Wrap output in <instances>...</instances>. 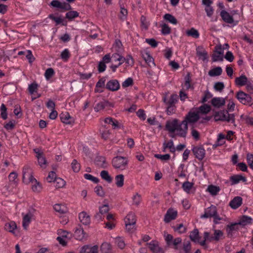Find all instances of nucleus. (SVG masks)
Returning <instances> with one entry per match:
<instances>
[{
    "label": "nucleus",
    "instance_id": "f257e3e1",
    "mask_svg": "<svg viewBox=\"0 0 253 253\" xmlns=\"http://www.w3.org/2000/svg\"><path fill=\"white\" fill-rule=\"evenodd\" d=\"M166 128L172 137L176 135L185 137L187 134L188 126L185 121L180 122L175 119L168 121L166 125Z\"/></svg>",
    "mask_w": 253,
    "mask_h": 253
},
{
    "label": "nucleus",
    "instance_id": "f03ea898",
    "mask_svg": "<svg viewBox=\"0 0 253 253\" xmlns=\"http://www.w3.org/2000/svg\"><path fill=\"white\" fill-rule=\"evenodd\" d=\"M23 180L25 183L31 182L32 189L35 192H40L42 189V185L35 179L31 169L29 167H25L23 171Z\"/></svg>",
    "mask_w": 253,
    "mask_h": 253
},
{
    "label": "nucleus",
    "instance_id": "7ed1b4c3",
    "mask_svg": "<svg viewBox=\"0 0 253 253\" xmlns=\"http://www.w3.org/2000/svg\"><path fill=\"white\" fill-rule=\"evenodd\" d=\"M127 160L124 157L117 156L112 160V165L113 167L120 170L126 169L127 168Z\"/></svg>",
    "mask_w": 253,
    "mask_h": 253
},
{
    "label": "nucleus",
    "instance_id": "20e7f679",
    "mask_svg": "<svg viewBox=\"0 0 253 253\" xmlns=\"http://www.w3.org/2000/svg\"><path fill=\"white\" fill-rule=\"evenodd\" d=\"M236 97L241 103L244 105L251 106L252 104L251 96L242 91H240L237 93Z\"/></svg>",
    "mask_w": 253,
    "mask_h": 253
},
{
    "label": "nucleus",
    "instance_id": "39448f33",
    "mask_svg": "<svg viewBox=\"0 0 253 253\" xmlns=\"http://www.w3.org/2000/svg\"><path fill=\"white\" fill-rule=\"evenodd\" d=\"M4 229L7 232H9L15 236L20 235V229L17 226L16 223L13 221H10L5 223Z\"/></svg>",
    "mask_w": 253,
    "mask_h": 253
},
{
    "label": "nucleus",
    "instance_id": "423d86ee",
    "mask_svg": "<svg viewBox=\"0 0 253 253\" xmlns=\"http://www.w3.org/2000/svg\"><path fill=\"white\" fill-rule=\"evenodd\" d=\"M34 210H31L27 213H22L23 220L22 226L25 230H27L33 216Z\"/></svg>",
    "mask_w": 253,
    "mask_h": 253
},
{
    "label": "nucleus",
    "instance_id": "0eeeda50",
    "mask_svg": "<svg viewBox=\"0 0 253 253\" xmlns=\"http://www.w3.org/2000/svg\"><path fill=\"white\" fill-rule=\"evenodd\" d=\"M36 155V157L38 159L39 165L42 168H45L46 166V161L43 156L42 151L39 148H35L34 149Z\"/></svg>",
    "mask_w": 253,
    "mask_h": 253
},
{
    "label": "nucleus",
    "instance_id": "6e6552de",
    "mask_svg": "<svg viewBox=\"0 0 253 253\" xmlns=\"http://www.w3.org/2000/svg\"><path fill=\"white\" fill-rule=\"evenodd\" d=\"M217 214L216 208L211 205L205 209L204 213L200 216L201 218H208L213 217Z\"/></svg>",
    "mask_w": 253,
    "mask_h": 253
},
{
    "label": "nucleus",
    "instance_id": "1a4fd4ad",
    "mask_svg": "<svg viewBox=\"0 0 253 253\" xmlns=\"http://www.w3.org/2000/svg\"><path fill=\"white\" fill-rule=\"evenodd\" d=\"M239 225L237 222L230 223L226 227L225 230L229 238H232L235 232L239 230Z\"/></svg>",
    "mask_w": 253,
    "mask_h": 253
},
{
    "label": "nucleus",
    "instance_id": "9d476101",
    "mask_svg": "<svg viewBox=\"0 0 253 253\" xmlns=\"http://www.w3.org/2000/svg\"><path fill=\"white\" fill-rule=\"evenodd\" d=\"M222 20L230 25L231 26H234L238 23V21L234 20L232 15L225 10H222Z\"/></svg>",
    "mask_w": 253,
    "mask_h": 253
},
{
    "label": "nucleus",
    "instance_id": "9b49d317",
    "mask_svg": "<svg viewBox=\"0 0 253 253\" xmlns=\"http://www.w3.org/2000/svg\"><path fill=\"white\" fill-rule=\"evenodd\" d=\"M147 245L153 253H165L163 249L160 247L159 243L157 241L153 240Z\"/></svg>",
    "mask_w": 253,
    "mask_h": 253
},
{
    "label": "nucleus",
    "instance_id": "f8f14e48",
    "mask_svg": "<svg viewBox=\"0 0 253 253\" xmlns=\"http://www.w3.org/2000/svg\"><path fill=\"white\" fill-rule=\"evenodd\" d=\"M199 118V114L198 112H194L190 111L186 115L183 121L186 122V124L187 125L189 124H193L197 122Z\"/></svg>",
    "mask_w": 253,
    "mask_h": 253
},
{
    "label": "nucleus",
    "instance_id": "ddd939ff",
    "mask_svg": "<svg viewBox=\"0 0 253 253\" xmlns=\"http://www.w3.org/2000/svg\"><path fill=\"white\" fill-rule=\"evenodd\" d=\"M192 151L195 157L199 160H202L205 156V150L202 146H195L192 148Z\"/></svg>",
    "mask_w": 253,
    "mask_h": 253
},
{
    "label": "nucleus",
    "instance_id": "4468645a",
    "mask_svg": "<svg viewBox=\"0 0 253 253\" xmlns=\"http://www.w3.org/2000/svg\"><path fill=\"white\" fill-rule=\"evenodd\" d=\"M177 215V212L174 209H169L165 216L164 221L168 223L174 219Z\"/></svg>",
    "mask_w": 253,
    "mask_h": 253
},
{
    "label": "nucleus",
    "instance_id": "2eb2a0df",
    "mask_svg": "<svg viewBox=\"0 0 253 253\" xmlns=\"http://www.w3.org/2000/svg\"><path fill=\"white\" fill-rule=\"evenodd\" d=\"M190 238L191 240L195 242L200 243L201 245L204 246L205 245V241H200V237L199 236V231L198 229H194L190 234Z\"/></svg>",
    "mask_w": 253,
    "mask_h": 253
},
{
    "label": "nucleus",
    "instance_id": "dca6fc26",
    "mask_svg": "<svg viewBox=\"0 0 253 253\" xmlns=\"http://www.w3.org/2000/svg\"><path fill=\"white\" fill-rule=\"evenodd\" d=\"M196 52L199 59L203 60V61H208V55L205 49L203 47L199 46L196 48Z\"/></svg>",
    "mask_w": 253,
    "mask_h": 253
},
{
    "label": "nucleus",
    "instance_id": "f3484780",
    "mask_svg": "<svg viewBox=\"0 0 253 253\" xmlns=\"http://www.w3.org/2000/svg\"><path fill=\"white\" fill-rule=\"evenodd\" d=\"M107 89L112 91H116L120 88V84L116 80L109 81L106 84Z\"/></svg>",
    "mask_w": 253,
    "mask_h": 253
},
{
    "label": "nucleus",
    "instance_id": "a211bd4d",
    "mask_svg": "<svg viewBox=\"0 0 253 253\" xmlns=\"http://www.w3.org/2000/svg\"><path fill=\"white\" fill-rule=\"evenodd\" d=\"M74 236L77 240L79 241H82L87 238V235L84 233L82 228L76 229L75 231Z\"/></svg>",
    "mask_w": 253,
    "mask_h": 253
},
{
    "label": "nucleus",
    "instance_id": "6ab92c4d",
    "mask_svg": "<svg viewBox=\"0 0 253 253\" xmlns=\"http://www.w3.org/2000/svg\"><path fill=\"white\" fill-rule=\"evenodd\" d=\"M228 110L222 111V121L235 123V115L234 114H230Z\"/></svg>",
    "mask_w": 253,
    "mask_h": 253
},
{
    "label": "nucleus",
    "instance_id": "aec40b11",
    "mask_svg": "<svg viewBox=\"0 0 253 253\" xmlns=\"http://www.w3.org/2000/svg\"><path fill=\"white\" fill-rule=\"evenodd\" d=\"M212 59L214 62L221 60V46L220 45H216L215 47Z\"/></svg>",
    "mask_w": 253,
    "mask_h": 253
},
{
    "label": "nucleus",
    "instance_id": "412c9836",
    "mask_svg": "<svg viewBox=\"0 0 253 253\" xmlns=\"http://www.w3.org/2000/svg\"><path fill=\"white\" fill-rule=\"evenodd\" d=\"M79 218L83 224L87 225L90 222L89 215L85 211H82L79 214Z\"/></svg>",
    "mask_w": 253,
    "mask_h": 253
},
{
    "label": "nucleus",
    "instance_id": "4be33fe9",
    "mask_svg": "<svg viewBox=\"0 0 253 253\" xmlns=\"http://www.w3.org/2000/svg\"><path fill=\"white\" fill-rule=\"evenodd\" d=\"M104 122L106 124L111 125L113 129L121 128L123 127L118 121L113 120L112 118H106L104 120Z\"/></svg>",
    "mask_w": 253,
    "mask_h": 253
},
{
    "label": "nucleus",
    "instance_id": "5701e85b",
    "mask_svg": "<svg viewBox=\"0 0 253 253\" xmlns=\"http://www.w3.org/2000/svg\"><path fill=\"white\" fill-rule=\"evenodd\" d=\"M242 204V198L241 197H235L229 203L230 206L233 209L239 208Z\"/></svg>",
    "mask_w": 253,
    "mask_h": 253
},
{
    "label": "nucleus",
    "instance_id": "b1692460",
    "mask_svg": "<svg viewBox=\"0 0 253 253\" xmlns=\"http://www.w3.org/2000/svg\"><path fill=\"white\" fill-rule=\"evenodd\" d=\"M142 58L149 66L152 67L155 66L154 59L149 52H144L142 53Z\"/></svg>",
    "mask_w": 253,
    "mask_h": 253
},
{
    "label": "nucleus",
    "instance_id": "393cba45",
    "mask_svg": "<svg viewBox=\"0 0 253 253\" xmlns=\"http://www.w3.org/2000/svg\"><path fill=\"white\" fill-rule=\"evenodd\" d=\"M105 82L106 79L105 78H102L99 79L96 84L95 91L96 92H102L105 87Z\"/></svg>",
    "mask_w": 253,
    "mask_h": 253
},
{
    "label": "nucleus",
    "instance_id": "a878e982",
    "mask_svg": "<svg viewBox=\"0 0 253 253\" xmlns=\"http://www.w3.org/2000/svg\"><path fill=\"white\" fill-rule=\"evenodd\" d=\"M54 210L60 214H64L68 211V208L64 204H56L53 207Z\"/></svg>",
    "mask_w": 253,
    "mask_h": 253
},
{
    "label": "nucleus",
    "instance_id": "bb28decb",
    "mask_svg": "<svg viewBox=\"0 0 253 253\" xmlns=\"http://www.w3.org/2000/svg\"><path fill=\"white\" fill-rule=\"evenodd\" d=\"M101 253H113L111 245L107 242H104L100 247Z\"/></svg>",
    "mask_w": 253,
    "mask_h": 253
},
{
    "label": "nucleus",
    "instance_id": "cd10ccee",
    "mask_svg": "<svg viewBox=\"0 0 253 253\" xmlns=\"http://www.w3.org/2000/svg\"><path fill=\"white\" fill-rule=\"evenodd\" d=\"M248 78L245 75H242L239 77H237L235 79V84L238 86H243L247 84Z\"/></svg>",
    "mask_w": 253,
    "mask_h": 253
},
{
    "label": "nucleus",
    "instance_id": "c85d7f7f",
    "mask_svg": "<svg viewBox=\"0 0 253 253\" xmlns=\"http://www.w3.org/2000/svg\"><path fill=\"white\" fill-rule=\"evenodd\" d=\"M252 220V219L250 217L246 215H243L240 218L237 223L239 225H242L244 226L248 224L251 223Z\"/></svg>",
    "mask_w": 253,
    "mask_h": 253
},
{
    "label": "nucleus",
    "instance_id": "c756f323",
    "mask_svg": "<svg viewBox=\"0 0 253 253\" xmlns=\"http://www.w3.org/2000/svg\"><path fill=\"white\" fill-rule=\"evenodd\" d=\"M230 179L232 181V185L237 184L240 181H242L243 182L246 181V178L241 175H234L231 176Z\"/></svg>",
    "mask_w": 253,
    "mask_h": 253
},
{
    "label": "nucleus",
    "instance_id": "7c9ffc66",
    "mask_svg": "<svg viewBox=\"0 0 253 253\" xmlns=\"http://www.w3.org/2000/svg\"><path fill=\"white\" fill-rule=\"evenodd\" d=\"M193 183L186 181L182 184V188L184 192L187 194H189L191 193L192 189L193 188Z\"/></svg>",
    "mask_w": 253,
    "mask_h": 253
},
{
    "label": "nucleus",
    "instance_id": "2f4dec72",
    "mask_svg": "<svg viewBox=\"0 0 253 253\" xmlns=\"http://www.w3.org/2000/svg\"><path fill=\"white\" fill-rule=\"evenodd\" d=\"M125 224L126 223H135L136 218L134 213L132 212H129L124 219Z\"/></svg>",
    "mask_w": 253,
    "mask_h": 253
},
{
    "label": "nucleus",
    "instance_id": "473e14b6",
    "mask_svg": "<svg viewBox=\"0 0 253 253\" xmlns=\"http://www.w3.org/2000/svg\"><path fill=\"white\" fill-rule=\"evenodd\" d=\"M115 244L121 250H123L126 245L124 239L121 237H117L115 238Z\"/></svg>",
    "mask_w": 253,
    "mask_h": 253
},
{
    "label": "nucleus",
    "instance_id": "72a5a7b5",
    "mask_svg": "<svg viewBox=\"0 0 253 253\" xmlns=\"http://www.w3.org/2000/svg\"><path fill=\"white\" fill-rule=\"evenodd\" d=\"M132 205L138 207L141 202V197L140 194L136 193L134 194L131 198Z\"/></svg>",
    "mask_w": 253,
    "mask_h": 253
},
{
    "label": "nucleus",
    "instance_id": "f704fd0d",
    "mask_svg": "<svg viewBox=\"0 0 253 253\" xmlns=\"http://www.w3.org/2000/svg\"><path fill=\"white\" fill-rule=\"evenodd\" d=\"M186 34L187 36L195 39L198 38L200 36V34L198 30L194 28H192L190 29L187 30L186 31Z\"/></svg>",
    "mask_w": 253,
    "mask_h": 253
},
{
    "label": "nucleus",
    "instance_id": "c9c22d12",
    "mask_svg": "<svg viewBox=\"0 0 253 253\" xmlns=\"http://www.w3.org/2000/svg\"><path fill=\"white\" fill-rule=\"evenodd\" d=\"M124 176L122 174H118L115 178V183L117 187H122L124 184Z\"/></svg>",
    "mask_w": 253,
    "mask_h": 253
},
{
    "label": "nucleus",
    "instance_id": "e433bc0d",
    "mask_svg": "<svg viewBox=\"0 0 253 253\" xmlns=\"http://www.w3.org/2000/svg\"><path fill=\"white\" fill-rule=\"evenodd\" d=\"M8 179L9 182L11 185H13L14 186H16L17 185L18 179L17 174L16 172H11L8 176Z\"/></svg>",
    "mask_w": 253,
    "mask_h": 253
},
{
    "label": "nucleus",
    "instance_id": "4c0bfd02",
    "mask_svg": "<svg viewBox=\"0 0 253 253\" xmlns=\"http://www.w3.org/2000/svg\"><path fill=\"white\" fill-rule=\"evenodd\" d=\"M164 151H165L166 149L169 148L171 152H174L176 150L175 148L174 147L173 142L172 140H170L167 142H165L163 144Z\"/></svg>",
    "mask_w": 253,
    "mask_h": 253
},
{
    "label": "nucleus",
    "instance_id": "58836bf2",
    "mask_svg": "<svg viewBox=\"0 0 253 253\" xmlns=\"http://www.w3.org/2000/svg\"><path fill=\"white\" fill-rule=\"evenodd\" d=\"M220 190L219 187L213 185H209L207 188V191L212 195H216Z\"/></svg>",
    "mask_w": 253,
    "mask_h": 253
},
{
    "label": "nucleus",
    "instance_id": "ea45409f",
    "mask_svg": "<svg viewBox=\"0 0 253 253\" xmlns=\"http://www.w3.org/2000/svg\"><path fill=\"white\" fill-rule=\"evenodd\" d=\"M61 120L63 123L70 124L72 122V119L68 113H62L61 115Z\"/></svg>",
    "mask_w": 253,
    "mask_h": 253
},
{
    "label": "nucleus",
    "instance_id": "a19ab883",
    "mask_svg": "<svg viewBox=\"0 0 253 253\" xmlns=\"http://www.w3.org/2000/svg\"><path fill=\"white\" fill-rule=\"evenodd\" d=\"M79 15V13L76 11H70L66 13V18L69 20H73L76 17H78Z\"/></svg>",
    "mask_w": 253,
    "mask_h": 253
},
{
    "label": "nucleus",
    "instance_id": "79ce46f5",
    "mask_svg": "<svg viewBox=\"0 0 253 253\" xmlns=\"http://www.w3.org/2000/svg\"><path fill=\"white\" fill-rule=\"evenodd\" d=\"M54 186L57 188H61L65 185V181L61 178H56L53 182Z\"/></svg>",
    "mask_w": 253,
    "mask_h": 253
},
{
    "label": "nucleus",
    "instance_id": "37998d69",
    "mask_svg": "<svg viewBox=\"0 0 253 253\" xmlns=\"http://www.w3.org/2000/svg\"><path fill=\"white\" fill-rule=\"evenodd\" d=\"M38 87V84L35 82L29 84L28 89L30 94L32 95L34 94V93H36L37 92Z\"/></svg>",
    "mask_w": 253,
    "mask_h": 253
},
{
    "label": "nucleus",
    "instance_id": "c03bdc74",
    "mask_svg": "<svg viewBox=\"0 0 253 253\" xmlns=\"http://www.w3.org/2000/svg\"><path fill=\"white\" fill-rule=\"evenodd\" d=\"M211 108L210 106L207 104H204L199 108L198 113V114L202 113L206 114L208 113L211 111Z\"/></svg>",
    "mask_w": 253,
    "mask_h": 253
},
{
    "label": "nucleus",
    "instance_id": "a18cd8bd",
    "mask_svg": "<svg viewBox=\"0 0 253 253\" xmlns=\"http://www.w3.org/2000/svg\"><path fill=\"white\" fill-rule=\"evenodd\" d=\"M221 73V68L220 67L214 68L209 72V75L211 77L219 76Z\"/></svg>",
    "mask_w": 253,
    "mask_h": 253
},
{
    "label": "nucleus",
    "instance_id": "49530a36",
    "mask_svg": "<svg viewBox=\"0 0 253 253\" xmlns=\"http://www.w3.org/2000/svg\"><path fill=\"white\" fill-rule=\"evenodd\" d=\"M55 74L54 70L49 68L46 70L44 73V77L47 81L49 80Z\"/></svg>",
    "mask_w": 253,
    "mask_h": 253
},
{
    "label": "nucleus",
    "instance_id": "de8ad7c7",
    "mask_svg": "<svg viewBox=\"0 0 253 253\" xmlns=\"http://www.w3.org/2000/svg\"><path fill=\"white\" fill-rule=\"evenodd\" d=\"M164 18L165 20L168 21L170 23L176 25L177 24V20L176 18L170 14H166Z\"/></svg>",
    "mask_w": 253,
    "mask_h": 253
},
{
    "label": "nucleus",
    "instance_id": "09e8293b",
    "mask_svg": "<svg viewBox=\"0 0 253 253\" xmlns=\"http://www.w3.org/2000/svg\"><path fill=\"white\" fill-rule=\"evenodd\" d=\"M211 103L212 105L215 108H219L221 106V100L220 98H213Z\"/></svg>",
    "mask_w": 253,
    "mask_h": 253
},
{
    "label": "nucleus",
    "instance_id": "8fccbe9b",
    "mask_svg": "<svg viewBox=\"0 0 253 253\" xmlns=\"http://www.w3.org/2000/svg\"><path fill=\"white\" fill-rule=\"evenodd\" d=\"M113 61L121 63V65L124 63L123 57L118 53H114L112 55Z\"/></svg>",
    "mask_w": 253,
    "mask_h": 253
},
{
    "label": "nucleus",
    "instance_id": "3c124183",
    "mask_svg": "<svg viewBox=\"0 0 253 253\" xmlns=\"http://www.w3.org/2000/svg\"><path fill=\"white\" fill-rule=\"evenodd\" d=\"M100 175L102 179H104L108 182H111L112 181V178L109 175V173L106 170H103L100 173Z\"/></svg>",
    "mask_w": 253,
    "mask_h": 253
},
{
    "label": "nucleus",
    "instance_id": "603ef678",
    "mask_svg": "<svg viewBox=\"0 0 253 253\" xmlns=\"http://www.w3.org/2000/svg\"><path fill=\"white\" fill-rule=\"evenodd\" d=\"M113 49L117 52H121L122 50V44L120 41H116L113 46Z\"/></svg>",
    "mask_w": 253,
    "mask_h": 253
},
{
    "label": "nucleus",
    "instance_id": "864d4df0",
    "mask_svg": "<svg viewBox=\"0 0 253 253\" xmlns=\"http://www.w3.org/2000/svg\"><path fill=\"white\" fill-rule=\"evenodd\" d=\"M124 62H125L127 66L131 67L134 64V61L132 56L130 55H128L126 57H123Z\"/></svg>",
    "mask_w": 253,
    "mask_h": 253
},
{
    "label": "nucleus",
    "instance_id": "5fc2aeb1",
    "mask_svg": "<svg viewBox=\"0 0 253 253\" xmlns=\"http://www.w3.org/2000/svg\"><path fill=\"white\" fill-rule=\"evenodd\" d=\"M164 237L167 243V244L169 246H171L172 241L173 240V237L171 235L169 234L166 232H164Z\"/></svg>",
    "mask_w": 253,
    "mask_h": 253
},
{
    "label": "nucleus",
    "instance_id": "6e6d98bb",
    "mask_svg": "<svg viewBox=\"0 0 253 253\" xmlns=\"http://www.w3.org/2000/svg\"><path fill=\"white\" fill-rule=\"evenodd\" d=\"M177 100V95L175 94H172L170 96V98L169 100H167L166 98H164V101L168 105H173L176 102Z\"/></svg>",
    "mask_w": 253,
    "mask_h": 253
},
{
    "label": "nucleus",
    "instance_id": "4d7b16f0",
    "mask_svg": "<svg viewBox=\"0 0 253 253\" xmlns=\"http://www.w3.org/2000/svg\"><path fill=\"white\" fill-rule=\"evenodd\" d=\"M70 57L69 51L68 49H64L61 53V58L64 61H67Z\"/></svg>",
    "mask_w": 253,
    "mask_h": 253
},
{
    "label": "nucleus",
    "instance_id": "13d9d810",
    "mask_svg": "<svg viewBox=\"0 0 253 253\" xmlns=\"http://www.w3.org/2000/svg\"><path fill=\"white\" fill-rule=\"evenodd\" d=\"M155 157L161 160L162 161H167L170 159V156L169 154H165V155H161V154H155Z\"/></svg>",
    "mask_w": 253,
    "mask_h": 253
},
{
    "label": "nucleus",
    "instance_id": "bf43d9fd",
    "mask_svg": "<svg viewBox=\"0 0 253 253\" xmlns=\"http://www.w3.org/2000/svg\"><path fill=\"white\" fill-rule=\"evenodd\" d=\"M72 169L75 172L79 171L80 170V165L76 160H74L71 164Z\"/></svg>",
    "mask_w": 253,
    "mask_h": 253
},
{
    "label": "nucleus",
    "instance_id": "052dcab7",
    "mask_svg": "<svg viewBox=\"0 0 253 253\" xmlns=\"http://www.w3.org/2000/svg\"><path fill=\"white\" fill-rule=\"evenodd\" d=\"M161 32L163 35H168L170 33V28L167 24H162L161 25Z\"/></svg>",
    "mask_w": 253,
    "mask_h": 253
},
{
    "label": "nucleus",
    "instance_id": "680f3d73",
    "mask_svg": "<svg viewBox=\"0 0 253 253\" xmlns=\"http://www.w3.org/2000/svg\"><path fill=\"white\" fill-rule=\"evenodd\" d=\"M6 110V108L4 104H2L0 106L1 117L4 120L6 119L7 117Z\"/></svg>",
    "mask_w": 253,
    "mask_h": 253
},
{
    "label": "nucleus",
    "instance_id": "e2e57ef3",
    "mask_svg": "<svg viewBox=\"0 0 253 253\" xmlns=\"http://www.w3.org/2000/svg\"><path fill=\"white\" fill-rule=\"evenodd\" d=\"M101 134L102 138L106 140L109 138L111 132L110 130L104 129V130H101Z\"/></svg>",
    "mask_w": 253,
    "mask_h": 253
},
{
    "label": "nucleus",
    "instance_id": "0e129e2a",
    "mask_svg": "<svg viewBox=\"0 0 253 253\" xmlns=\"http://www.w3.org/2000/svg\"><path fill=\"white\" fill-rule=\"evenodd\" d=\"M55 179H56V173L53 171L50 172L46 178L47 181L48 182H54Z\"/></svg>",
    "mask_w": 253,
    "mask_h": 253
},
{
    "label": "nucleus",
    "instance_id": "69168bd1",
    "mask_svg": "<svg viewBox=\"0 0 253 253\" xmlns=\"http://www.w3.org/2000/svg\"><path fill=\"white\" fill-rule=\"evenodd\" d=\"M174 229L179 233H183L186 231V228L182 224H179L177 226H175Z\"/></svg>",
    "mask_w": 253,
    "mask_h": 253
},
{
    "label": "nucleus",
    "instance_id": "338daca9",
    "mask_svg": "<svg viewBox=\"0 0 253 253\" xmlns=\"http://www.w3.org/2000/svg\"><path fill=\"white\" fill-rule=\"evenodd\" d=\"M94 191L96 194L100 197H102L104 195V192L103 188L100 186H97L94 189Z\"/></svg>",
    "mask_w": 253,
    "mask_h": 253
},
{
    "label": "nucleus",
    "instance_id": "774afa93",
    "mask_svg": "<svg viewBox=\"0 0 253 253\" xmlns=\"http://www.w3.org/2000/svg\"><path fill=\"white\" fill-rule=\"evenodd\" d=\"M247 158L248 165L253 169V155L248 154Z\"/></svg>",
    "mask_w": 253,
    "mask_h": 253
}]
</instances>
